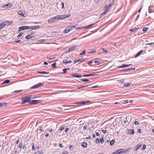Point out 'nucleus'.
<instances>
[{
  "mask_svg": "<svg viewBox=\"0 0 154 154\" xmlns=\"http://www.w3.org/2000/svg\"><path fill=\"white\" fill-rule=\"evenodd\" d=\"M44 84L43 83L40 82L37 85H35L30 88L32 89L37 88L43 86Z\"/></svg>",
  "mask_w": 154,
  "mask_h": 154,
  "instance_id": "obj_2",
  "label": "nucleus"
},
{
  "mask_svg": "<svg viewBox=\"0 0 154 154\" xmlns=\"http://www.w3.org/2000/svg\"><path fill=\"white\" fill-rule=\"evenodd\" d=\"M112 4H111L107 6L106 7V6H105L104 7V12L105 13H106L109 10L110 8L112 6Z\"/></svg>",
  "mask_w": 154,
  "mask_h": 154,
  "instance_id": "obj_6",
  "label": "nucleus"
},
{
  "mask_svg": "<svg viewBox=\"0 0 154 154\" xmlns=\"http://www.w3.org/2000/svg\"><path fill=\"white\" fill-rule=\"evenodd\" d=\"M124 80L125 79H122L121 80H118L117 81L119 82H121L122 83H123L124 82Z\"/></svg>",
  "mask_w": 154,
  "mask_h": 154,
  "instance_id": "obj_51",
  "label": "nucleus"
},
{
  "mask_svg": "<svg viewBox=\"0 0 154 154\" xmlns=\"http://www.w3.org/2000/svg\"><path fill=\"white\" fill-rule=\"evenodd\" d=\"M76 26H77V25H75L74 26H71V27H72V29L73 28H76Z\"/></svg>",
  "mask_w": 154,
  "mask_h": 154,
  "instance_id": "obj_56",
  "label": "nucleus"
},
{
  "mask_svg": "<svg viewBox=\"0 0 154 154\" xmlns=\"http://www.w3.org/2000/svg\"><path fill=\"white\" fill-rule=\"evenodd\" d=\"M72 29V27H71V26H67L64 30V32L65 33H67Z\"/></svg>",
  "mask_w": 154,
  "mask_h": 154,
  "instance_id": "obj_5",
  "label": "nucleus"
},
{
  "mask_svg": "<svg viewBox=\"0 0 154 154\" xmlns=\"http://www.w3.org/2000/svg\"><path fill=\"white\" fill-rule=\"evenodd\" d=\"M23 146V143L22 142H20L19 143V145L18 146V147L19 149H21L22 148Z\"/></svg>",
  "mask_w": 154,
  "mask_h": 154,
  "instance_id": "obj_25",
  "label": "nucleus"
},
{
  "mask_svg": "<svg viewBox=\"0 0 154 154\" xmlns=\"http://www.w3.org/2000/svg\"><path fill=\"white\" fill-rule=\"evenodd\" d=\"M35 143H32V149L33 151H35Z\"/></svg>",
  "mask_w": 154,
  "mask_h": 154,
  "instance_id": "obj_35",
  "label": "nucleus"
},
{
  "mask_svg": "<svg viewBox=\"0 0 154 154\" xmlns=\"http://www.w3.org/2000/svg\"><path fill=\"white\" fill-rule=\"evenodd\" d=\"M76 45L73 46V47L71 48H69L70 49H71V51L75 50L76 49Z\"/></svg>",
  "mask_w": 154,
  "mask_h": 154,
  "instance_id": "obj_24",
  "label": "nucleus"
},
{
  "mask_svg": "<svg viewBox=\"0 0 154 154\" xmlns=\"http://www.w3.org/2000/svg\"><path fill=\"white\" fill-rule=\"evenodd\" d=\"M39 102V101L38 100H30V101H29L28 103L35 104L38 103Z\"/></svg>",
  "mask_w": 154,
  "mask_h": 154,
  "instance_id": "obj_8",
  "label": "nucleus"
},
{
  "mask_svg": "<svg viewBox=\"0 0 154 154\" xmlns=\"http://www.w3.org/2000/svg\"><path fill=\"white\" fill-rule=\"evenodd\" d=\"M87 143L86 142H84L82 145V146L83 148H86L87 146Z\"/></svg>",
  "mask_w": 154,
  "mask_h": 154,
  "instance_id": "obj_16",
  "label": "nucleus"
},
{
  "mask_svg": "<svg viewBox=\"0 0 154 154\" xmlns=\"http://www.w3.org/2000/svg\"><path fill=\"white\" fill-rule=\"evenodd\" d=\"M95 75V74H90L87 75H83L85 77H88V76H93L94 75Z\"/></svg>",
  "mask_w": 154,
  "mask_h": 154,
  "instance_id": "obj_31",
  "label": "nucleus"
},
{
  "mask_svg": "<svg viewBox=\"0 0 154 154\" xmlns=\"http://www.w3.org/2000/svg\"><path fill=\"white\" fill-rule=\"evenodd\" d=\"M69 68H67V69H63V70L64 71L63 73L64 74H66V72L68 69H69Z\"/></svg>",
  "mask_w": 154,
  "mask_h": 154,
  "instance_id": "obj_33",
  "label": "nucleus"
},
{
  "mask_svg": "<svg viewBox=\"0 0 154 154\" xmlns=\"http://www.w3.org/2000/svg\"><path fill=\"white\" fill-rule=\"evenodd\" d=\"M10 82V80H6L5 81H4L3 83H9Z\"/></svg>",
  "mask_w": 154,
  "mask_h": 154,
  "instance_id": "obj_37",
  "label": "nucleus"
},
{
  "mask_svg": "<svg viewBox=\"0 0 154 154\" xmlns=\"http://www.w3.org/2000/svg\"><path fill=\"white\" fill-rule=\"evenodd\" d=\"M130 149V148H129L128 149H126L125 150H124V149H120V150H121L120 151H121V153H124L126 152H128L129 151V150Z\"/></svg>",
  "mask_w": 154,
  "mask_h": 154,
  "instance_id": "obj_15",
  "label": "nucleus"
},
{
  "mask_svg": "<svg viewBox=\"0 0 154 154\" xmlns=\"http://www.w3.org/2000/svg\"><path fill=\"white\" fill-rule=\"evenodd\" d=\"M146 45H154V42H151L150 43H148V44H146Z\"/></svg>",
  "mask_w": 154,
  "mask_h": 154,
  "instance_id": "obj_58",
  "label": "nucleus"
},
{
  "mask_svg": "<svg viewBox=\"0 0 154 154\" xmlns=\"http://www.w3.org/2000/svg\"><path fill=\"white\" fill-rule=\"evenodd\" d=\"M64 129V127H62L59 130L61 131H63Z\"/></svg>",
  "mask_w": 154,
  "mask_h": 154,
  "instance_id": "obj_50",
  "label": "nucleus"
},
{
  "mask_svg": "<svg viewBox=\"0 0 154 154\" xmlns=\"http://www.w3.org/2000/svg\"><path fill=\"white\" fill-rule=\"evenodd\" d=\"M23 91V90H19L15 91H14V93L17 92V93H19L21 91Z\"/></svg>",
  "mask_w": 154,
  "mask_h": 154,
  "instance_id": "obj_45",
  "label": "nucleus"
},
{
  "mask_svg": "<svg viewBox=\"0 0 154 154\" xmlns=\"http://www.w3.org/2000/svg\"><path fill=\"white\" fill-rule=\"evenodd\" d=\"M102 132L104 134H105L106 133V130H102Z\"/></svg>",
  "mask_w": 154,
  "mask_h": 154,
  "instance_id": "obj_64",
  "label": "nucleus"
},
{
  "mask_svg": "<svg viewBox=\"0 0 154 154\" xmlns=\"http://www.w3.org/2000/svg\"><path fill=\"white\" fill-rule=\"evenodd\" d=\"M130 31L131 32H134L135 31V29H131L130 30Z\"/></svg>",
  "mask_w": 154,
  "mask_h": 154,
  "instance_id": "obj_55",
  "label": "nucleus"
},
{
  "mask_svg": "<svg viewBox=\"0 0 154 154\" xmlns=\"http://www.w3.org/2000/svg\"><path fill=\"white\" fill-rule=\"evenodd\" d=\"M148 28V27H144L142 30L143 32H146Z\"/></svg>",
  "mask_w": 154,
  "mask_h": 154,
  "instance_id": "obj_38",
  "label": "nucleus"
},
{
  "mask_svg": "<svg viewBox=\"0 0 154 154\" xmlns=\"http://www.w3.org/2000/svg\"><path fill=\"white\" fill-rule=\"evenodd\" d=\"M6 103H0V107H2L4 106L5 105Z\"/></svg>",
  "mask_w": 154,
  "mask_h": 154,
  "instance_id": "obj_39",
  "label": "nucleus"
},
{
  "mask_svg": "<svg viewBox=\"0 0 154 154\" xmlns=\"http://www.w3.org/2000/svg\"><path fill=\"white\" fill-rule=\"evenodd\" d=\"M35 35L34 33L31 34H28L25 37V38L26 39H29L32 38H33L34 37Z\"/></svg>",
  "mask_w": 154,
  "mask_h": 154,
  "instance_id": "obj_10",
  "label": "nucleus"
},
{
  "mask_svg": "<svg viewBox=\"0 0 154 154\" xmlns=\"http://www.w3.org/2000/svg\"><path fill=\"white\" fill-rule=\"evenodd\" d=\"M70 51H71V49H70L69 48L68 50H67L66 51V53H69V52Z\"/></svg>",
  "mask_w": 154,
  "mask_h": 154,
  "instance_id": "obj_48",
  "label": "nucleus"
},
{
  "mask_svg": "<svg viewBox=\"0 0 154 154\" xmlns=\"http://www.w3.org/2000/svg\"><path fill=\"white\" fill-rule=\"evenodd\" d=\"M135 69V68H128V69H124V71L126 72V71H131V70H134V69Z\"/></svg>",
  "mask_w": 154,
  "mask_h": 154,
  "instance_id": "obj_21",
  "label": "nucleus"
},
{
  "mask_svg": "<svg viewBox=\"0 0 154 154\" xmlns=\"http://www.w3.org/2000/svg\"><path fill=\"white\" fill-rule=\"evenodd\" d=\"M72 76L73 77H75L78 78H81L82 77V76L81 75H78L76 74H73Z\"/></svg>",
  "mask_w": 154,
  "mask_h": 154,
  "instance_id": "obj_22",
  "label": "nucleus"
},
{
  "mask_svg": "<svg viewBox=\"0 0 154 154\" xmlns=\"http://www.w3.org/2000/svg\"><path fill=\"white\" fill-rule=\"evenodd\" d=\"M6 26V24H4L3 23L0 24V29L1 30Z\"/></svg>",
  "mask_w": 154,
  "mask_h": 154,
  "instance_id": "obj_17",
  "label": "nucleus"
},
{
  "mask_svg": "<svg viewBox=\"0 0 154 154\" xmlns=\"http://www.w3.org/2000/svg\"><path fill=\"white\" fill-rule=\"evenodd\" d=\"M91 139V137L90 136H88V137H87L85 138V139L86 140H88V139Z\"/></svg>",
  "mask_w": 154,
  "mask_h": 154,
  "instance_id": "obj_61",
  "label": "nucleus"
},
{
  "mask_svg": "<svg viewBox=\"0 0 154 154\" xmlns=\"http://www.w3.org/2000/svg\"><path fill=\"white\" fill-rule=\"evenodd\" d=\"M61 5H62V8L63 9L64 8V4L63 2H62L61 4Z\"/></svg>",
  "mask_w": 154,
  "mask_h": 154,
  "instance_id": "obj_52",
  "label": "nucleus"
},
{
  "mask_svg": "<svg viewBox=\"0 0 154 154\" xmlns=\"http://www.w3.org/2000/svg\"><path fill=\"white\" fill-rule=\"evenodd\" d=\"M59 20L58 19L57 15L55 16L53 18L50 19L48 20V21L49 23L54 22L57 21Z\"/></svg>",
  "mask_w": 154,
  "mask_h": 154,
  "instance_id": "obj_3",
  "label": "nucleus"
},
{
  "mask_svg": "<svg viewBox=\"0 0 154 154\" xmlns=\"http://www.w3.org/2000/svg\"><path fill=\"white\" fill-rule=\"evenodd\" d=\"M23 32H20V34L18 35L17 37L18 38L20 37H21L23 35Z\"/></svg>",
  "mask_w": 154,
  "mask_h": 154,
  "instance_id": "obj_42",
  "label": "nucleus"
},
{
  "mask_svg": "<svg viewBox=\"0 0 154 154\" xmlns=\"http://www.w3.org/2000/svg\"><path fill=\"white\" fill-rule=\"evenodd\" d=\"M134 124L136 125H138V124L139 123H138V122H137V121H135L134 122Z\"/></svg>",
  "mask_w": 154,
  "mask_h": 154,
  "instance_id": "obj_57",
  "label": "nucleus"
},
{
  "mask_svg": "<svg viewBox=\"0 0 154 154\" xmlns=\"http://www.w3.org/2000/svg\"><path fill=\"white\" fill-rule=\"evenodd\" d=\"M31 97V96H29L28 97H24L22 98V101L21 103L22 104H25L26 102L28 103L29 101H30V99Z\"/></svg>",
  "mask_w": 154,
  "mask_h": 154,
  "instance_id": "obj_1",
  "label": "nucleus"
},
{
  "mask_svg": "<svg viewBox=\"0 0 154 154\" xmlns=\"http://www.w3.org/2000/svg\"><path fill=\"white\" fill-rule=\"evenodd\" d=\"M80 80L85 82H88L89 81V80L85 79H80Z\"/></svg>",
  "mask_w": 154,
  "mask_h": 154,
  "instance_id": "obj_30",
  "label": "nucleus"
},
{
  "mask_svg": "<svg viewBox=\"0 0 154 154\" xmlns=\"http://www.w3.org/2000/svg\"><path fill=\"white\" fill-rule=\"evenodd\" d=\"M18 14L19 15H20L24 17V14H23V12L21 11H19L18 12Z\"/></svg>",
  "mask_w": 154,
  "mask_h": 154,
  "instance_id": "obj_26",
  "label": "nucleus"
},
{
  "mask_svg": "<svg viewBox=\"0 0 154 154\" xmlns=\"http://www.w3.org/2000/svg\"><path fill=\"white\" fill-rule=\"evenodd\" d=\"M83 59V58H81L79 59H75L74 60V63H75L77 62H79L81 61H82V60Z\"/></svg>",
  "mask_w": 154,
  "mask_h": 154,
  "instance_id": "obj_18",
  "label": "nucleus"
},
{
  "mask_svg": "<svg viewBox=\"0 0 154 154\" xmlns=\"http://www.w3.org/2000/svg\"><path fill=\"white\" fill-rule=\"evenodd\" d=\"M121 150H120V149H119L117 150L116 151V152H114L113 153H112L113 154H120L121 153V151H120Z\"/></svg>",
  "mask_w": 154,
  "mask_h": 154,
  "instance_id": "obj_19",
  "label": "nucleus"
},
{
  "mask_svg": "<svg viewBox=\"0 0 154 154\" xmlns=\"http://www.w3.org/2000/svg\"><path fill=\"white\" fill-rule=\"evenodd\" d=\"M94 25V24H91L90 25L88 26H84L83 27H76V28L78 29H85L88 27H89L91 26H93Z\"/></svg>",
  "mask_w": 154,
  "mask_h": 154,
  "instance_id": "obj_9",
  "label": "nucleus"
},
{
  "mask_svg": "<svg viewBox=\"0 0 154 154\" xmlns=\"http://www.w3.org/2000/svg\"><path fill=\"white\" fill-rule=\"evenodd\" d=\"M89 101H82L81 102V104H85L89 102Z\"/></svg>",
  "mask_w": 154,
  "mask_h": 154,
  "instance_id": "obj_40",
  "label": "nucleus"
},
{
  "mask_svg": "<svg viewBox=\"0 0 154 154\" xmlns=\"http://www.w3.org/2000/svg\"><path fill=\"white\" fill-rule=\"evenodd\" d=\"M85 53L86 52L85 51H84L82 52L80 54V55H81L82 54H85Z\"/></svg>",
  "mask_w": 154,
  "mask_h": 154,
  "instance_id": "obj_49",
  "label": "nucleus"
},
{
  "mask_svg": "<svg viewBox=\"0 0 154 154\" xmlns=\"http://www.w3.org/2000/svg\"><path fill=\"white\" fill-rule=\"evenodd\" d=\"M19 31H20L21 30H25L29 29V26H23L20 27L19 28Z\"/></svg>",
  "mask_w": 154,
  "mask_h": 154,
  "instance_id": "obj_13",
  "label": "nucleus"
},
{
  "mask_svg": "<svg viewBox=\"0 0 154 154\" xmlns=\"http://www.w3.org/2000/svg\"><path fill=\"white\" fill-rule=\"evenodd\" d=\"M12 5L10 3H8L7 4H6L5 5V6H8V7H11V5Z\"/></svg>",
  "mask_w": 154,
  "mask_h": 154,
  "instance_id": "obj_47",
  "label": "nucleus"
},
{
  "mask_svg": "<svg viewBox=\"0 0 154 154\" xmlns=\"http://www.w3.org/2000/svg\"><path fill=\"white\" fill-rule=\"evenodd\" d=\"M131 83H129V82L125 83H124V85L125 87H127L129 85H130Z\"/></svg>",
  "mask_w": 154,
  "mask_h": 154,
  "instance_id": "obj_28",
  "label": "nucleus"
},
{
  "mask_svg": "<svg viewBox=\"0 0 154 154\" xmlns=\"http://www.w3.org/2000/svg\"><path fill=\"white\" fill-rule=\"evenodd\" d=\"M59 146L60 148H63V145L62 144H59Z\"/></svg>",
  "mask_w": 154,
  "mask_h": 154,
  "instance_id": "obj_59",
  "label": "nucleus"
},
{
  "mask_svg": "<svg viewBox=\"0 0 154 154\" xmlns=\"http://www.w3.org/2000/svg\"><path fill=\"white\" fill-rule=\"evenodd\" d=\"M100 140L99 138H97L96 140V142L97 143H100Z\"/></svg>",
  "mask_w": 154,
  "mask_h": 154,
  "instance_id": "obj_43",
  "label": "nucleus"
},
{
  "mask_svg": "<svg viewBox=\"0 0 154 154\" xmlns=\"http://www.w3.org/2000/svg\"><path fill=\"white\" fill-rule=\"evenodd\" d=\"M128 132H129V134H132L134 133V131L133 129H131Z\"/></svg>",
  "mask_w": 154,
  "mask_h": 154,
  "instance_id": "obj_23",
  "label": "nucleus"
},
{
  "mask_svg": "<svg viewBox=\"0 0 154 154\" xmlns=\"http://www.w3.org/2000/svg\"><path fill=\"white\" fill-rule=\"evenodd\" d=\"M21 41V40H16L15 41V42L17 43H18L20 42Z\"/></svg>",
  "mask_w": 154,
  "mask_h": 154,
  "instance_id": "obj_62",
  "label": "nucleus"
},
{
  "mask_svg": "<svg viewBox=\"0 0 154 154\" xmlns=\"http://www.w3.org/2000/svg\"><path fill=\"white\" fill-rule=\"evenodd\" d=\"M142 145V144H141V145H137L136 147V150H137L138 149H139L140 148V147Z\"/></svg>",
  "mask_w": 154,
  "mask_h": 154,
  "instance_id": "obj_41",
  "label": "nucleus"
},
{
  "mask_svg": "<svg viewBox=\"0 0 154 154\" xmlns=\"http://www.w3.org/2000/svg\"><path fill=\"white\" fill-rule=\"evenodd\" d=\"M88 125H85L84 126V130H86V129L87 128V127H88Z\"/></svg>",
  "mask_w": 154,
  "mask_h": 154,
  "instance_id": "obj_53",
  "label": "nucleus"
},
{
  "mask_svg": "<svg viewBox=\"0 0 154 154\" xmlns=\"http://www.w3.org/2000/svg\"><path fill=\"white\" fill-rule=\"evenodd\" d=\"M96 51V50H92L90 52V53H94V52H95Z\"/></svg>",
  "mask_w": 154,
  "mask_h": 154,
  "instance_id": "obj_63",
  "label": "nucleus"
},
{
  "mask_svg": "<svg viewBox=\"0 0 154 154\" xmlns=\"http://www.w3.org/2000/svg\"><path fill=\"white\" fill-rule=\"evenodd\" d=\"M146 146L145 145H143V149H146Z\"/></svg>",
  "mask_w": 154,
  "mask_h": 154,
  "instance_id": "obj_60",
  "label": "nucleus"
},
{
  "mask_svg": "<svg viewBox=\"0 0 154 154\" xmlns=\"http://www.w3.org/2000/svg\"><path fill=\"white\" fill-rule=\"evenodd\" d=\"M106 14V13H105L104 12L103 13H102V14H101L100 15V18H102L103 16Z\"/></svg>",
  "mask_w": 154,
  "mask_h": 154,
  "instance_id": "obj_46",
  "label": "nucleus"
},
{
  "mask_svg": "<svg viewBox=\"0 0 154 154\" xmlns=\"http://www.w3.org/2000/svg\"><path fill=\"white\" fill-rule=\"evenodd\" d=\"M143 52V51L141 50L139 52L137 53V54L135 56V57H137L139 56L140 54Z\"/></svg>",
  "mask_w": 154,
  "mask_h": 154,
  "instance_id": "obj_20",
  "label": "nucleus"
},
{
  "mask_svg": "<svg viewBox=\"0 0 154 154\" xmlns=\"http://www.w3.org/2000/svg\"><path fill=\"white\" fill-rule=\"evenodd\" d=\"M13 23V21H10L8 20L5 21L3 22V23H4V24H6V26H9L11 24Z\"/></svg>",
  "mask_w": 154,
  "mask_h": 154,
  "instance_id": "obj_12",
  "label": "nucleus"
},
{
  "mask_svg": "<svg viewBox=\"0 0 154 154\" xmlns=\"http://www.w3.org/2000/svg\"><path fill=\"white\" fill-rule=\"evenodd\" d=\"M40 27L39 26H34L32 27L29 26V29L31 30H36L39 29Z\"/></svg>",
  "mask_w": 154,
  "mask_h": 154,
  "instance_id": "obj_11",
  "label": "nucleus"
},
{
  "mask_svg": "<svg viewBox=\"0 0 154 154\" xmlns=\"http://www.w3.org/2000/svg\"><path fill=\"white\" fill-rule=\"evenodd\" d=\"M58 17V20L60 19H64L66 18L69 17L70 16V15H57Z\"/></svg>",
  "mask_w": 154,
  "mask_h": 154,
  "instance_id": "obj_4",
  "label": "nucleus"
},
{
  "mask_svg": "<svg viewBox=\"0 0 154 154\" xmlns=\"http://www.w3.org/2000/svg\"><path fill=\"white\" fill-rule=\"evenodd\" d=\"M56 63H54L53 64H52L51 65V66L54 68H55L56 67Z\"/></svg>",
  "mask_w": 154,
  "mask_h": 154,
  "instance_id": "obj_44",
  "label": "nucleus"
},
{
  "mask_svg": "<svg viewBox=\"0 0 154 154\" xmlns=\"http://www.w3.org/2000/svg\"><path fill=\"white\" fill-rule=\"evenodd\" d=\"M100 142L101 144L103 143L104 142V140L103 139V137H101L100 139Z\"/></svg>",
  "mask_w": 154,
  "mask_h": 154,
  "instance_id": "obj_34",
  "label": "nucleus"
},
{
  "mask_svg": "<svg viewBox=\"0 0 154 154\" xmlns=\"http://www.w3.org/2000/svg\"><path fill=\"white\" fill-rule=\"evenodd\" d=\"M38 72L40 74H48L49 73V72H44V71H38Z\"/></svg>",
  "mask_w": 154,
  "mask_h": 154,
  "instance_id": "obj_29",
  "label": "nucleus"
},
{
  "mask_svg": "<svg viewBox=\"0 0 154 154\" xmlns=\"http://www.w3.org/2000/svg\"><path fill=\"white\" fill-rule=\"evenodd\" d=\"M149 13H152L153 12V10H152L151 9V7L150 6H149Z\"/></svg>",
  "mask_w": 154,
  "mask_h": 154,
  "instance_id": "obj_27",
  "label": "nucleus"
},
{
  "mask_svg": "<svg viewBox=\"0 0 154 154\" xmlns=\"http://www.w3.org/2000/svg\"><path fill=\"white\" fill-rule=\"evenodd\" d=\"M94 128V127L93 126H92L91 127H90L89 128V131H91L92 130V129Z\"/></svg>",
  "mask_w": 154,
  "mask_h": 154,
  "instance_id": "obj_54",
  "label": "nucleus"
},
{
  "mask_svg": "<svg viewBox=\"0 0 154 154\" xmlns=\"http://www.w3.org/2000/svg\"><path fill=\"white\" fill-rule=\"evenodd\" d=\"M91 85H93L91 86V87L93 88H95L98 87V85H95V84H93Z\"/></svg>",
  "mask_w": 154,
  "mask_h": 154,
  "instance_id": "obj_32",
  "label": "nucleus"
},
{
  "mask_svg": "<svg viewBox=\"0 0 154 154\" xmlns=\"http://www.w3.org/2000/svg\"><path fill=\"white\" fill-rule=\"evenodd\" d=\"M132 64H130L128 65H126L125 64H123L121 66H120L119 68H125L127 67H128L130 66H131Z\"/></svg>",
  "mask_w": 154,
  "mask_h": 154,
  "instance_id": "obj_14",
  "label": "nucleus"
},
{
  "mask_svg": "<svg viewBox=\"0 0 154 154\" xmlns=\"http://www.w3.org/2000/svg\"><path fill=\"white\" fill-rule=\"evenodd\" d=\"M72 62V61L71 60L68 61V57H67L66 59H63V63L66 64L71 63Z\"/></svg>",
  "mask_w": 154,
  "mask_h": 154,
  "instance_id": "obj_7",
  "label": "nucleus"
},
{
  "mask_svg": "<svg viewBox=\"0 0 154 154\" xmlns=\"http://www.w3.org/2000/svg\"><path fill=\"white\" fill-rule=\"evenodd\" d=\"M115 140L114 139L110 141V145H112L115 143Z\"/></svg>",
  "mask_w": 154,
  "mask_h": 154,
  "instance_id": "obj_36",
  "label": "nucleus"
}]
</instances>
